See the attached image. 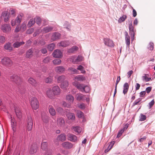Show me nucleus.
I'll return each instance as SVG.
<instances>
[{"label": "nucleus", "instance_id": "b1692460", "mask_svg": "<svg viewBox=\"0 0 155 155\" xmlns=\"http://www.w3.org/2000/svg\"><path fill=\"white\" fill-rule=\"evenodd\" d=\"M63 147L66 149H70L73 147V144L68 142H64L62 144Z\"/></svg>", "mask_w": 155, "mask_h": 155}, {"label": "nucleus", "instance_id": "0eeeda50", "mask_svg": "<svg viewBox=\"0 0 155 155\" xmlns=\"http://www.w3.org/2000/svg\"><path fill=\"white\" fill-rule=\"evenodd\" d=\"M27 122V130L28 131H30L32 130L33 126L32 119L31 116H28Z\"/></svg>", "mask_w": 155, "mask_h": 155}, {"label": "nucleus", "instance_id": "423d86ee", "mask_svg": "<svg viewBox=\"0 0 155 155\" xmlns=\"http://www.w3.org/2000/svg\"><path fill=\"white\" fill-rule=\"evenodd\" d=\"M11 80L18 85L21 84L22 82L21 79L16 75H13L11 77Z\"/></svg>", "mask_w": 155, "mask_h": 155}, {"label": "nucleus", "instance_id": "c756f323", "mask_svg": "<svg viewBox=\"0 0 155 155\" xmlns=\"http://www.w3.org/2000/svg\"><path fill=\"white\" fill-rule=\"evenodd\" d=\"M24 44V42L23 41L20 42L16 41L13 43V46L15 48H18Z\"/></svg>", "mask_w": 155, "mask_h": 155}, {"label": "nucleus", "instance_id": "6ab92c4d", "mask_svg": "<svg viewBox=\"0 0 155 155\" xmlns=\"http://www.w3.org/2000/svg\"><path fill=\"white\" fill-rule=\"evenodd\" d=\"M65 70V68L64 67L61 66L56 67L55 69V71L59 74L63 73Z\"/></svg>", "mask_w": 155, "mask_h": 155}, {"label": "nucleus", "instance_id": "f257e3e1", "mask_svg": "<svg viewBox=\"0 0 155 155\" xmlns=\"http://www.w3.org/2000/svg\"><path fill=\"white\" fill-rule=\"evenodd\" d=\"M65 76L62 75L59 76L57 78V82L61 83V86L63 88H66L68 85V83L67 81L65 80Z\"/></svg>", "mask_w": 155, "mask_h": 155}, {"label": "nucleus", "instance_id": "9b49d317", "mask_svg": "<svg viewBox=\"0 0 155 155\" xmlns=\"http://www.w3.org/2000/svg\"><path fill=\"white\" fill-rule=\"evenodd\" d=\"M29 83L34 86L36 89L39 88V84L37 83L35 80L32 78H30L28 79Z\"/></svg>", "mask_w": 155, "mask_h": 155}, {"label": "nucleus", "instance_id": "338daca9", "mask_svg": "<svg viewBox=\"0 0 155 155\" xmlns=\"http://www.w3.org/2000/svg\"><path fill=\"white\" fill-rule=\"evenodd\" d=\"M146 93L145 91H141L140 93V96L141 97H144Z\"/></svg>", "mask_w": 155, "mask_h": 155}, {"label": "nucleus", "instance_id": "3c124183", "mask_svg": "<svg viewBox=\"0 0 155 155\" xmlns=\"http://www.w3.org/2000/svg\"><path fill=\"white\" fill-rule=\"evenodd\" d=\"M52 81V78L51 77H48L45 79V82L46 83H51Z\"/></svg>", "mask_w": 155, "mask_h": 155}, {"label": "nucleus", "instance_id": "bf43d9fd", "mask_svg": "<svg viewBox=\"0 0 155 155\" xmlns=\"http://www.w3.org/2000/svg\"><path fill=\"white\" fill-rule=\"evenodd\" d=\"M142 99L141 98H139L136 100L133 103V106L138 104L140 101H141Z\"/></svg>", "mask_w": 155, "mask_h": 155}, {"label": "nucleus", "instance_id": "a878e982", "mask_svg": "<svg viewBox=\"0 0 155 155\" xmlns=\"http://www.w3.org/2000/svg\"><path fill=\"white\" fill-rule=\"evenodd\" d=\"M58 125L60 126L63 127L64 125V121L62 118H58L57 120Z\"/></svg>", "mask_w": 155, "mask_h": 155}, {"label": "nucleus", "instance_id": "473e14b6", "mask_svg": "<svg viewBox=\"0 0 155 155\" xmlns=\"http://www.w3.org/2000/svg\"><path fill=\"white\" fill-rule=\"evenodd\" d=\"M49 111L50 114L54 116L55 115L56 112L54 108L51 106H49Z\"/></svg>", "mask_w": 155, "mask_h": 155}, {"label": "nucleus", "instance_id": "4c0bfd02", "mask_svg": "<svg viewBox=\"0 0 155 155\" xmlns=\"http://www.w3.org/2000/svg\"><path fill=\"white\" fill-rule=\"evenodd\" d=\"M66 116L68 119L71 120H74L75 118V116L73 113H69L66 114Z\"/></svg>", "mask_w": 155, "mask_h": 155}, {"label": "nucleus", "instance_id": "c9c22d12", "mask_svg": "<svg viewBox=\"0 0 155 155\" xmlns=\"http://www.w3.org/2000/svg\"><path fill=\"white\" fill-rule=\"evenodd\" d=\"M33 51L31 49L28 50L26 52V57L28 58H31L32 56Z\"/></svg>", "mask_w": 155, "mask_h": 155}, {"label": "nucleus", "instance_id": "79ce46f5", "mask_svg": "<svg viewBox=\"0 0 155 155\" xmlns=\"http://www.w3.org/2000/svg\"><path fill=\"white\" fill-rule=\"evenodd\" d=\"M127 18V16L125 15H123L121 16L118 19L119 23H121L124 21Z\"/></svg>", "mask_w": 155, "mask_h": 155}, {"label": "nucleus", "instance_id": "f8f14e48", "mask_svg": "<svg viewBox=\"0 0 155 155\" xmlns=\"http://www.w3.org/2000/svg\"><path fill=\"white\" fill-rule=\"evenodd\" d=\"M83 57L81 55H78L77 58H76L75 57H73L70 58V60L72 61L73 62L77 63L78 62L82 61L83 60Z\"/></svg>", "mask_w": 155, "mask_h": 155}, {"label": "nucleus", "instance_id": "20e7f679", "mask_svg": "<svg viewBox=\"0 0 155 155\" xmlns=\"http://www.w3.org/2000/svg\"><path fill=\"white\" fill-rule=\"evenodd\" d=\"M23 16V14L22 13H21L18 16L15 20H12L11 22L12 26H13L15 25H18L21 22Z\"/></svg>", "mask_w": 155, "mask_h": 155}, {"label": "nucleus", "instance_id": "603ef678", "mask_svg": "<svg viewBox=\"0 0 155 155\" xmlns=\"http://www.w3.org/2000/svg\"><path fill=\"white\" fill-rule=\"evenodd\" d=\"M83 89V91H84L86 93H88L90 90L89 87L87 85H84Z\"/></svg>", "mask_w": 155, "mask_h": 155}, {"label": "nucleus", "instance_id": "1a4fd4ad", "mask_svg": "<svg viewBox=\"0 0 155 155\" xmlns=\"http://www.w3.org/2000/svg\"><path fill=\"white\" fill-rule=\"evenodd\" d=\"M9 13L7 11H5L2 12L1 16L2 19H3L5 22H8L9 20Z\"/></svg>", "mask_w": 155, "mask_h": 155}, {"label": "nucleus", "instance_id": "37998d69", "mask_svg": "<svg viewBox=\"0 0 155 155\" xmlns=\"http://www.w3.org/2000/svg\"><path fill=\"white\" fill-rule=\"evenodd\" d=\"M35 22L38 25H40L41 24V18L38 16L36 17L35 18Z\"/></svg>", "mask_w": 155, "mask_h": 155}, {"label": "nucleus", "instance_id": "864d4df0", "mask_svg": "<svg viewBox=\"0 0 155 155\" xmlns=\"http://www.w3.org/2000/svg\"><path fill=\"white\" fill-rule=\"evenodd\" d=\"M142 78L143 80L145 81L146 82L148 81L151 79L150 78H147L146 75V74L144 76H143Z\"/></svg>", "mask_w": 155, "mask_h": 155}, {"label": "nucleus", "instance_id": "680f3d73", "mask_svg": "<svg viewBox=\"0 0 155 155\" xmlns=\"http://www.w3.org/2000/svg\"><path fill=\"white\" fill-rule=\"evenodd\" d=\"M77 114L79 118H81L83 116V113L81 111H78L77 112Z\"/></svg>", "mask_w": 155, "mask_h": 155}, {"label": "nucleus", "instance_id": "a19ab883", "mask_svg": "<svg viewBox=\"0 0 155 155\" xmlns=\"http://www.w3.org/2000/svg\"><path fill=\"white\" fill-rule=\"evenodd\" d=\"M55 45L54 43H51L49 44L48 46V48L49 51H52L54 49Z\"/></svg>", "mask_w": 155, "mask_h": 155}, {"label": "nucleus", "instance_id": "13d9d810", "mask_svg": "<svg viewBox=\"0 0 155 155\" xmlns=\"http://www.w3.org/2000/svg\"><path fill=\"white\" fill-rule=\"evenodd\" d=\"M68 70L70 71L71 73H77L78 71L76 69L72 68H69L68 69Z\"/></svg>", "mask_w": 155, "mask_h": 155}, {"label": "nucleus", "instance_id": "bb28decb", "mask_svg": "<svg viewBox=\"0 0 155 155\" xmlns=\"http://www.w3.org/2000/svg\"><path fill=\"white\" fill-rule=\"evenodd\" d=\"M129 88V86L128 83H125L123 86V93L124 94L127 93Z\"/></svg>", "mask_w": 155, "mask_h": 155}, {"label": "nucleus", "instance_id": "6e6d98bb", "mask_svg": "<svg viewBox=\"0 0 155 155\" xmlns=\"http://www.w3.org/2000/svg\"><path fill=\"white\" fill-rule=\"evenodd\" d=\"M125 129V127L123 128V129H122L119 131V132L118 133V134L117 135V137L119 138L121 135L124 132Z\"/></svg>", "mask_w": 155, "mask_h": 155}, {"label": "nucleus", "instance_id": "7ed1b4c3", "mask_svg": "<svg viewBox=\"0 0 155 155\" xmlns=\"http://www.w3.org/2000/svg\"><path fill=\"white\" fill-rule=\"evenodd\" d=\"M31 105L32 108L36 110L39 107V103L38 101L35 97H33L31 100Z\"/></svg>", "mask_w": 155, "mask_h": 155}, {"label": "nucleus", "instance_id": "a211bd4d", "mask_svg": "<svg viewBox=\"0 0 155 155\" xmlns=\"http://www.w3.org/2000/svg\"><path fill=\"white\" fill-rule=\"evenodd\" d=\"M52 92L54 95H59L60 93V89L58 86H54L52 88Z\"/></svg>", "mask_w": 155, "mask_h": 155}, {"label": "nucleus", "instance_id": "6e6552de", "mask_svg": "<svg viewBox=\"0 0 155 155\" xmlns=\"http://www.w3.org/2000/svg\"><path fill=\"white\" fill-rule=\"evenodd\" d=\"M1 29L3 32L8 33L10 31L11 28L9 24H6L2 26Z\"/></svg>", "mask_w": 155, "mask_h": 155}, {"label": "nucleus", "instance_id": "58836bf2", "mask_svg": "<svg viewBox=\"0 0 155 155\" xmlns=\"http://www.w3.org/2000/svg\"><path fill=\"white\" fill-rule=\"evenodd\" d=\"M35 18L31 19L28 23V27H31L32 25H33L35 24Z\"/></svg>", "mask_w": 155, "mask_h": 155}, {"label": "nucleus", "instance_id": "f704fd0d", "mask_svg": "<svg viewBox=\"0 0 155 155\" xmlns=\"http://www.w3.org/2000/svg\"><path fill=\"white\" fill-rule=\"evenodd\" d=\"M11 126L12 130L13 132H15L16 130V122L12 119L11 120Z\"/></svg>", "mask_w": 155, "mask_h": 155}, {"label": "nucleus", "instance_id": "4d7b16f0", "mask_svg": "<svg viewBox=\"0 0 155 155\" xmlns=\"http://www.w3.org/2000/svg\"><path fill=\"white\" fill-rule=\"evenodd\" d=\"M146 118V116L143 114H140V121H143L145 120Z\"/></svg>", "mask_w": 155, "mask_h": 155}, {"label": "nucleus", "instance_id": "4be33fe9", "mask_svg": "<svg viewBox=\"0 0 155 155\" xmlns=\"http://www.w3.org/2000/svg\"><path fill=\"white\" fill-rule=\"evenodd\" d=\"M53 28V27L51 26H48L43 28L41 30L43 33H46L51 31Z\"/></svg>", "mask_w": 155, "mask_h": 155}, {"label": "nucleus", "instance_id": "49530a36", "mask_svg": "<svg viewBox=\"0 0 155 155\" xmlns=\"http://www.w3.org/2000/svg\"><path fill=\"white\" fill-rule=\"evenodd\" d=\"M75 79L76 80H77L78 81H82L85 79L82 76H78L75 77Z\"/></svg>", "mask_w": 155, "mask_h": 155}, {"label": "nucleus", "instance_id": "c03bdc74", "mask_svg": "<svg viewBox=\"0 0 155 155\" xmlns=\"http://www.w3.org/2000/svg\"><path fill=\"white\" fill-rule=\"evenodd\" d=\"M47 94L48 96L50 98H52L54 95L51 93V91L50 89L47 90Z\"/></svg>", "mask_w": 155, "mask_h": 155}, {"label": "nucleus", "instance_id": "2f4dec72", "mask_svg": "<svg viewBox=\"0 0 155 155\" xmlns=\"http://www.w3.org/2000/svg\"><path fill=\"white\" fill-rule=\"evenodd\" d=\"M48 143L47 141H44V140H43L41 145V148L43 150H45L47 148Z\"/></svg>", "mask_w": 155, "mask_h": 155}, {"label": "nucleus", "instance_id": "c85d7f7f", "mask_svg": "<svg viewBox=\"0 0 155 155\" xmlns=\"http://www.w3.org/2000/svg\"><path fill=\"white\" fill-rule=\"evenodd\" d=\"M66 136L64 134H61L57 137V140L62 141H65L66 139Z\"/></svg>", "mask_w": 155, "mask_h": 155}, {"label": "nucleus", "instance_id": "0e129e2a", "mask_svg": "<svg viewBox=\"0 0 155 155\" xmlns=\"http://www.w3.org/2000/svg\"><path fill=\"white\" fill-rule=\"evenodd\" d=\"M50 60V58L49 57H47L43 60V62L45 63H47L49 62Z\"/></svg>", "mask_w": 155, "mask_h": 155}, {"label": "nucleus", "instance_id": "5fc2aeb1", "mask_svg": "<svg viewBox=\"0 0 155 155\" xmlns=\"http://www.w3.org/2000/svg\"><path fill=\"white\" fill-rule=\"evenodd\" d=\"M154 44L153 43L150 42L149 45V46L148 48L150 50H152L153 49Z\"/></svg>", "mask_w": 155, "mask_h": 155}, {"label": "nucleus", "instance_id": "dca6fc26", "mask_svg": "<svg viewBox=\"0 0 155 155\" xmlns=\"http://www.w3.org/2000/svg\"><path fill=\"white\" fill-rule=\"evenodd\" d=\"M61 35L57 32H55L53 33L51 36V39L53 41L57 40L61 38Z\"/></svg>", "mask_w": 155, "mask_h": 155}, {"label": "nucleus", "instance_id": "72a5a7b5", "mask_svg": "<svg viewBox=\"0 0 155 155\" xmlns=\"http://www.w3.org/2000/svg\"><path fill=\"white\" fill-rule=\"evenodd\" d=\"M78 49L79 48L77 46H73L72 48L68 49V52L69 53H72L75 51L78 50Z\"/></svg>", "mask_w": 155, "mask_h": 155}, {"label": "nucleus", "instance_id": "aec40b11", "mask_svg": "<svg viewBox=\"0 0 155 155\" xmlns=\"http://www.w3.org/2000/svg\"><path fill=\"white\" fill-rule=\"evenodd\" d=\"M67 136L68 140L74 142L77 140V137L72 134H69L67 135Z\"/></svg>", "mask_w": 155, "mask_h": 155}, {"label": "nucleus", "instance_id": "de8ad7c7", "mask_svg": "<svg viewBox=\"0 0 155 155\" xmlns=\"http://www.w3.org/2000/svg\"><path fill=\"white\" fill-rule=\"evenodd\" d=\"M42 119L44 122L47 123L48 122L49 118L47 116H42Z\"/></svg>", "mask_w": 155, "mask_h": 155}, {"label": "nucleus", "instance_id": "9d476101", "mask_svg": "<svg viewBox=\"0 0 155 155\" xmlns=\"http://www.w3.org/2000/svg\"><path fill=\"white\" fill-rule=\"evenodd\" d=\"M104 44L108 47H112L114 46V44L112 40L109 38H106L104 39Z\"/></svg>", "mask_w": 155, "mask_h": 155}, {"label": "nucleus", "instance_id": "ea45409f", "mask_svg": "<svg viewBox=\"0 0 155 155\" xmlns=\"http://www.w3.org/2000/svg\"><path fill=\"white\" fill-rule=\"evenodd\" d=\"M114 141H111L110 143V144L109 145L107 148L105 150L104 152L105 153L109 151L113 147L114 144Z\"/></svg>", "mask_w": 155, "mask_h": 155}, {"label": "nucleus", "instance_id": "8fccbe9b", "mask_svg": "<svg viewBox=\"0 0 155 155\" xmlns=\"http://www.w3.org/2000/svg\"><path fill=\"white\" fill-rule=\"evenodd\" d=\"M83 98V95L82 94H77L76 95L77 100L80 101Z\"/></svg>", "mask_w": 155, "mask_h": 155}, {"label": "nucleus", "instance_id": "f03ea898", "mask_svg": "<svg viewBox=\"0 0 155 155\" xmlns=\"http://www.w3.org/2000/svg\"><path fill=\"white\" fill-rule=\"evenodd\" d=\"M0 63L2 65L8 67H10L12 64V61L7 57L0 58Z\"/></svg>", "mask_w": 155, "mask_h": 155}, {"label": "nucleus", "instance_id": "f3484780", "mask_svg": "<svg viewBox=\"0 0 155 155\" xmlns=\"http://www.w3.org/2000/svg\"><path fill=\"white\" fill-rule=\"evenodd\" d=\"M38 146L35 143L33 144L31 146L29 150V152L31 154H33L36 152Z\"/></svg>", "mask_w": 155, "mask_h": 155}, {"label": "nucleus", "instance_id": "412c9836", "mask_svg": "<svg viewBox=\"0 0 155 155\" xmlns=\"http://www.w3.org/2000/svg\"><path fill=\"white\" fill-rule=\"evenodd\" d=\"M15 112L18 117L19 119L21 117L22 113L19 107L15 106L14 107Z\"/></svg>", "mask_w": 155, "mask_h": 155}, {"label": "nucleus", "instance_id": "cd10ccee", "mask_svg": "<svg viewBox=\"0 0 155 155\" xmlns=\"http://www.w3.org/2000/svg\"><path fill=\"white\" fill-rule=\"evenodd\" d=\"M72 129L75 132L76 134H79L81 131V127L78 126L73 127Z\"/></svg>", "mask_w": 155, "mask_h": 155}, {"label": "nucleus", "instance_id": "774afa93", "mask_svg": "<svg viewBox=\"0 0 155 155\" xmlns=\"http://www.w3.org/2000/svg\"><path fill=\"white\" fill-rule=\"evenodd\" d=\"M41 52L43 54H45L47 53V50L45 48H44L41 49Z\"/></svg>", "mask_w": 155, "mask_h": 155}, {"label": "nucleus", "instance_id": "09e8293b", "mask_svg": "<svg viewBox=\"0 0 155 155\" xmlns=\"http://www.w3.org/2000/svg\"><path fill=\"white\" fill-rule=\"evenodd\" d=\"M20 27L21 31H24L25 30L26 28V24L25 23H23L21 25Z\"/></svg>", "mask_w": 155, "mask_h": 155}, {"label": "nucleus", "instance_id": "a18cd8bd", "mask_svg": "<svg viewBox=\"0 0 155 155\" xmlns=\"http://www.w3.org/2000/svg\"><path fill=\"white\" fill-rule=\"evenodd\" d=\"M61 60L59 59H56L53 60V63L55 65H59L61 64Z\"/></svg>", "mask_w": 155, "mask_h": 155}, {"label": "nucleus", "instance_id": "69168bd1", "mask_svg": "<svg viewBox=\"0 0 155 155\" xmlns=\"http://www.w3.org/2000/svg\"><path fill=\"white\" fill-rule=\"evenodd\" d=\"M62 104L63 106H64V107H69L71 106L70 104H68L65 101L63 102Z\"/></svg>", "mask_w": 155, "mask_h": 155}, {"label": "nucleus", "instance_id": "4468645a", "mask_svg": "<svg viewBox=\"0 0 155 155\" xmlns=\"http://www.w3.org/2000/svg\"><path fill=\"white\" fill-rule=\"evenodd\" d=\"M54 58H60L62 56V53L59 50H56L52 54Z\"/></svg>", "mask_w": 155, "mask_h": 155}, {"label": "nucleus", "instance_id": "052dcab7", "mask_svg": "<svg viewBox=\"0 0 155 155\" xmlns=\"http://www.w3.org/2000/svg\"><path fill=\"white\" fill-rule=\"evenodd\" d=\"M57 110L60 114H62L64 112L63 109L60 107H58L57 109Z\"/></svg>", "mask_w": 155, "mask_h": 155}, {"label": "nucleus", "instance_id": "ddd939ff", "mask_svg": "<svg viewBox=\"0 0 155 155\" xmlns=\"http://www.w3.org/2000/svg\"><path fill=\"white\" fill-rule=\"evenodd\" d=\"M125 42L127 45V48H129L130 43V38L127 31L125 32Z\"/></svg>", "mask_w": 155, "mask_h": 155}, {"label": "nucleus", "instance_id": "7c9ffc66", "mask_svg": "<svg viewBox=\"0 0 155 155\" xmlns=\"http://www.w3.org/2000/svg\"><path fill=\"white\" fill-rule=\"evenodd\" d=\"M66 98L67 100L68 101L70 104L72 103L74 100V97L71 95H67L66 97Z\"/></svg>", "mask_w": 155, "mask_h": 155}, {"label": "nucleus", "instance_id": "393cba45", "mask_svg": "<svg viewBox=\"0 0 155 155\" xmlns=\"http://www.w3.org/2000/svg\"><path fill=\"white\" fill-rule=\"evenodd\" d=\"M71 42L68 41H63L60 42L59 45L64 47L70 44Z\"/></svg>", "mask_w": 155, "mask_h": 155}, {"label": "nucleus", "instance_id": "e433bc0d", "mask_svg": "<svg viewBox=\"0 0 155 155\" xmlns=\"http://www.w3.org/2000/svg\"><path fill=\"white\" fill-rule=\"evenodd\" d=\"M64 28L68 31H70L71 28V24L68 22L66 21L64 24Z\"/></svg>", "mask_w": 155, "mask_h": 155}, {"label": "nucleus", "instance_id": "39448f33", "mask_svg": "<svg viewBox=\"0 0 155 155\" xmlns=\"http://www.w3.org/2000/svg\"><path fill=\"white\" fill-rule=\"evenodd\" d=\"M129 28L130 31L129 34L131 37V41L132 42L134 40L135 32L136 31L133 26L132 22L130 24Z\"/></svg>", "mask_w": 155, "mask_h": 155}, {"label": "nucleus", "instance_id": "2eb2a0df", "mask_svg": "<svg viewBox=\"0 0 155 155\" xmlns=\"http://www.w3.org/2000/svg\"><path fill=\"white\" fill-rule=\"evenodd\" d=\"M73 84L79 90L83 92V88L84 85L82 84H80L78 82L74 81L73 82Z\"/></svg>", "mask_w": 155, "mask_h": 155}, {"label": "nucleus", "instance_id": "e2e57ef3", "mask_svg": "<svg viewBox=\"0 0 155 155\" xmlns=\"http://www.w3.org/2000/svg\"><path fill=\"white\" fill-rule=\"evenodd\" d=\"M5 41V38L4 36L0 35V43H3Z\"/></svg>", "mask_w": 155, "mask_h": 155}, {"label": "nucleus", "instance_id": "5701e85b", "mask_svg": "<svg viewBox=\"0 0 155 155\" xmlns=\"http://www.w3.org/2000/svg\"><path fill=\"white\" fill-rule=\"evenodd\" d=\"M4 48L5 50H7L9 52L13 51L14 49L12 46H11V43L9 42H8L5 44Z\"/></svg>", "mask_w": 155, "mask_h": 155}]
</instances>
